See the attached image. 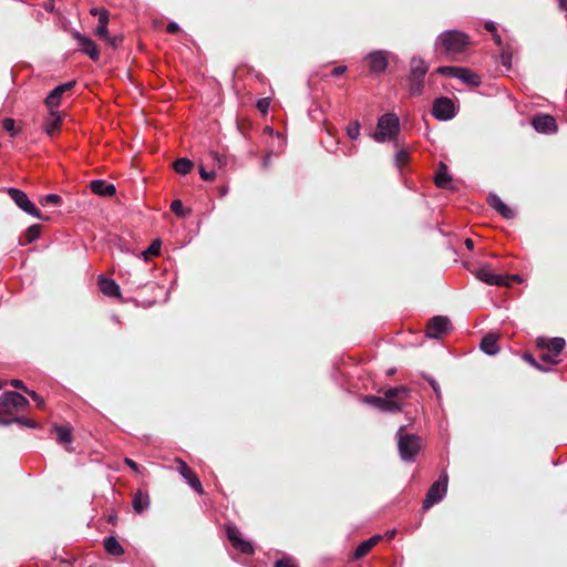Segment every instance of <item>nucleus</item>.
Returning <instances> with one entry per match:
<instances>
[{"mask_svg": "<svg viewBox=\"0 0 567 567\" xmlns=\"http://www.w3.org/2000/svg\"><path fill=\"white\" fill-rule=\"evenodd\" d=\"M470 43L468 35L457 30H446L442 32L435 41L437 51H443L447 55H456L465 51Z\"/></svg>", "mask_w": 567, "mask_h": 567, "instance_id": "obj_1", "label": "nucleus"}, {"mask_svg": "<svg viewBox=\"0 0 567 567\" xmlns=\"http://www.w3.org/2000/svg\"><path fill=\"white\" fill-rule=\"evenodd\" d=\"M29 401L22 394L14 391H6L0 395V424L10 425L11 415L25 409Z\"/></svg>", "mask_w": 567, "mask_h": 567, "instance_id": "obj_2", "label": "nucleus"}, {"mask_svg": "<svg viewBox=\"0 0 567 567\" xmlns=\"http://www.w3.org/2000/svg\"><path fill=\"white\" fill-rule=\"evenodd\" d=\"M396 439L400 457L408 463L414 462L422 446L421 437L406 433L403 425L396 431Z\"/></svg>", "mask_w": 567, "mask_h": 567, "instance_id": "obj_3", "label": "nucleus"}, {"mask_svg": "<svg viewBox=\"0 0 567 567\" xmlns=\"http://www.w3.org/2000/svg\"><path fill=\"white\" fill-rule=\"evenodd\" d=\"M400 133V120L394 113H386L379 117L373 140L385 143L394 140Z\"/></svg>", "mask_w": 567, "mask_h": 567, "instance_id": "obj_4", "label": "nucleus"}, {"mask_svg": "<svg viewBox=\"0 0 567 567\" xmlns=\"http://www.w3.org/2000/svg\"><path fill=\"white\" fill-rule=\"evenodd\" d=\"M449 475L442 472L439 478L430 486L422 504L423 511H427L433 505L440 503L447 493Z\"/></svg>", "mask_w": 567, "mask_h": 567, "instance_id": "obj_5", "label": "nucleus"}, {"mask_svg": "<svg viewBox=\"0 0 567 567\" xmlns=\"http://www.w3.org/2000/svg\"><path fill=\"white\" fill-rule=\"evenodd\" d=\"M8 194L10 198L14 202V204L24 213L38 219H47L42 216L41 212L33 205V203L29 199L28 195L24 192L18 188L10 187L8 189Z\"/></svg>", "mask_w": 567, "mask_h": 567, "instance_id": "obj_6", "label": "nucleus"}, {"mask_svg": "<svg viewBox=\"0 0 567 567\" xmlns=\"http://www.w3.org/2000/svg\"><path fill=\"white\" fill-rule=\"evenodd\" d=\"M432 113L440 121H449L456 115V107L452 99L441 96L433 102Z\"/></svg>", "mask_w": 567, "mask_h": 567, "instance_id": "obj_7", "label": "nucleus"}, {"mask_svg": "<svg viewBox=\"0 0 567 567\" xmlns=\"http://www.w3.org/2000/svg\"><path fill=\"white\" fill-rule=\"evenodd\" d=\"M391 53L386 50H375L368 53L364 60L369 63V70L373 74L383 73L389 65Z\"/></svg>", "mask_w": 567, "mask_h": 567, "instance_id": "obj_8", "label": "nucleus"}, {"mask_svg": "<svg viewBox=\"0 0 567 567\" xmlns=\"http://www.w3.org/2000/svg\"><path fill=\"white\" fill-rule=\"evenodd\" d=\"M451 330V321L447 317L435 316L426 327V336L431 339H440Z\"/></svg>", "mask_w": 567, "mask_h": 567, "instance_id": "obj_9", "label": "nucleus"}, {"mask_svg": "<svg viewBox=\"0 0 567 567\" xmlns=\"http://www.w3.org/2000/svg\"><path fill=\"white\" fill-rule=\"evenodd\" d=\"M473 275L476 277V279L489 286H508L506 278H504L502 275L492 272L488 265L480 266L476 270L473 271Z\"/></svg>", "mask_w": 567, "mask_h": 567, "instance_id": "obj_10", "label": "nucleus"}, {"mask_svg": "<svg viewBox=\"0 0 567 567\" xmlns=\"http://www.w3.org/2000/svg\"><path fill=\"white\" fill-rule=\"evenodd\" d=\"M532 125L536 132L543 134H553L558 131V125L555 117L549 114H540L534 116L532 120Z\"/></svg>", "mask_w": 567, "mask_h": 567, "instance_id": "obj_11", "label": "nucleus"}, {"mask_svg": "<svg viewBox=\"0 0 567 567\" xmlns=\"http://www.w3.org/2000/svg\"><path fill=\"white\" fill-rule=\"evenodd\" d=\"M73 38L78 41L80 50L87 54L91 60L97 61L100 59V50L91 38L78 31L73 33Z\"/></svg>", "mask_w": 567, "mask_h": 567, "instance_id": "obj_12", "label": "nucleus"}, {"mask_svg": "<svg viewBox=\"0 0 567 567\" xmlns=\"http://www.w3.org/2000/svg\"><path fill=\"white\" fill-rule=\"evenodd\" d=\"M565 344H566L565 339L559 338V337H555L551 339H547L545 337H538L536 339V347L539 350H547L549 352H553L554 355H557V357H559L560 352L564 350Z\"/></svg>", "mask_w": 567, "mask_h": 567, "instance_id": "obj_13", "label": "nucleus"}, {"mask_svg": "<svg viewBox=\"0 0 567 567\" xmlns=\"http://www.w3.org/2000/svg\"><path fill=\"white\" fill-rule=\"evenodd\" d=\"M74 84H75L74 81H70V82H66V83L55 86L45 97L44 102H45V105L48 106V109L49 110H54V109L58 110L62 94L64 92L69 91L70 89H72L74 86Z\"/></svg>", "mask_w": 567, "mask_h": 567, "instance_id": "obj_14", "label": "nucleus"}, {"mask_svg": "<svg viewBox=\"0 0 567 567\" xmlns=\"http://www.w3.org/2000/svg\"><path fill=\"white\" fill-rule=\"evenodd\" d=\"M178 473L184 477L187 483L199 494H204V489L199 478L193 472V470L182 460H178L177 466Z\"/></svg>", "mask_w": 567, "mask_h": 567, "instance_id": "obj_15", "label": "nucleus"}, {"mask_svg": "<svg viewBox=\"0 0 567 567\" xmlns=\"http://www.w3.org/2000/svg\"><path fill=\"white\" fill-rule=\"evenodd\" d=\"M363 401L374 408L386 411V412H396L400 411V405L394 400H386L385 398H380L375 395H365Z\"/></svg>", "mask_w": 567, "mask_h": 567, "instance_id": "obj_16", "label": "nucleus"}, {"mask_svg": "<svg viewBox=\"0 0 567 567\" xmlns=\"http://www.w3.org/2000/svg\"><path fill=\"white\" fill-rule=\"evenodd\" d=\"M97 282L99 288L104 296L112 298L121 297L120 286L113 279L106 278L103 275H101L99 276Z\"/></svg>", "mask_w": 567, "mask_h": 567, "instance_id": "obj_17", "label": "nucleus"}, {"mask_svg": "<svg viewBox=\"0 0 567 567\" xmlns=\"http://www.w3.org/2000/svg\"><path fill=\"white\" fill-rule=\"evenodd\" d=\"M90 189L93 194L104 197H111L116 193L115 185L110 184L103 179L91 181Z\"/></svg>", "mask_w": 567, "mask_h": 567, "instance_id": "obj_18", "label": "nucleus"}, {"mask_svg": "<svg viewBox=\"0 0 567 567\" xmlns=\"http://www.w3.org/2000/svg\"><path fill=\"white\" fill-rule=\"evenodd\" d=\"M488 205L498 212L504 218L512 219L515 217L514 210H512L496 194H489L487 197Z\"/></svg>", "mask_w": 567, "mask_h": 567, "instance_id": "obj_19", "label": "nucleus"}, {"mask_svg": "<svg viewBox=\"0 0 567 567\" xmlns=\"http://www.w3.org/2000/svg\"><path fill=\"white\" fill-rule=\"evenodd\" d=\"M480 349L487 355H495L499 352L498 336L488 333L484 336L480 343Z\"/></svg>", "mask_w": 567, "mask_h": 567, "instance_id": "obj_20", "label": "nucleus"}, {"mask_svg": "<svg viewBox=\"0 0 567 567\" xmlns=\"http://www.w3.org/2000/svg\"><path fill=\"white\" fill-rule=\"evenodd\" d=\"M427 65L424 60L420 56H413L410 62V72L408 78L412 79H424L427 73Z\"/></svg>", "mask_w": 567, "mask_h": 567, "instance_id": "obj_21", "label": "nucleus"}, {"mask_svg": "<svg viewBox=\"0 0 567 567\" xmlns=\"http://www.w3.org/2000/svg\"><path fill=\"white\" fill-rule=\"evenodd\" d=\"M380 539H381L380 535H374V536L370 537L369 539L362 542L353 551L352 558L354 560H359L362 557H364L372 549V547L375 546L380 542Z\"/></svg>", "mask_w": 567, "mask_h": 567, "instance_id": "obj_22", "label": "nucleus"}, {"mask_svg": "<svg viewBox=\"0 0 567 567\" xmlns=\"http://www.w3.org/2000/svg\"><path fill=\"white\" fill-rule=\"evenodd\" d=\"M53 430L56 433V441L60 444L64 445V447L68 452H72L73 449L71 447V443H72L71 429L69 426L54 425Z\"/></svg>", "mask_w": 567, "mask_h": 567, "instance_id": "obj_23", "label": "nucleus"}, {"mask_svg": "<svg viewBox=\"0 0 567 567\" xmlns=\"http://www.w3.org/2000/svg\"><path fill=\"white\" fill-rule=\"evenodd\" d=\"M49 118L44 123V131L49 136H52L60 127L62 122V116L60 115L58 110H49Z\"/></svg>", "mask_w": 567, "mask_h": 567, "instance_id": "obj_24", "label": "nucleus"}, {"mask_svg": "<svg viewBox=\"0 0 567 567\" xmlns=\"http://www.w3.org/2000/svg\"><path fill=\"white\" fill-rule=\"evenodd\" d=\"M150 496L147 494H144L142 491H137L132 499L133 509L137 514H141L145 509H147L150 507Z\"/></svg>", "mask_w": 567, "mask_h": 567, "instance_id": "obj_25", "label": "nucleus"}, {"mask_svg": "<svg viewBox=\"0 0 567 567\" xmlns=\"http://www.w3.org/2000/svg\"><path fill=\"white\" fill-rule=\"evenodd\" d=\"M457 75L456 79L471 86H478L481 84V78L468 69L458 66Z\"/></svg>", "mask_w": 567, "mask_h": 567, "instance_id": "obj_26", "label": "nucleus"}, {"mask_svg": "<svg viewBox=\"0 0 567 567\" xmlns=\"http://www.w3.org/2000/svg\"><path fill=\"white\" fill-rule=\"evenodd\" d=\"M104 548L106 553L113 556H121L124 554L122 545L114 536H109L104 538Z\"/></svg>", "mask_w": 567, "mask_h": 567, "instance_id": "obj_27", "label": "nucleus"}, {"mask_svg": "<svg viewBox=\"0 0 567 567\" xmlns=\"http://www.w3.org/2000/svg\"><path fill=\"white\" fill-rule=\"evenodd\" d=\"M452 177L449 175L446 166L441 163V168L435 175V184L440 188H447Z\"/></svg>", "mask_w": 567, "mask_h": 567, "instance_id": "obj_28", "label": "nucleus"}, {"mask_svg": "<svg viewBox=\"0 0 567 567\" xmlns=\"http://www.w3.org/2000/svg\"><path fill=\"white\" fill-rule=\"evenodd\" d=\"M193 167V162L189 161L188 158H178L174 162V169L176 173L181 174V175H186L190 172Z\"/></svg>", "mask_w": 567, "mask_h": 567, "instance_id": "obj_29", "label": "nucleus"}, {"mask_svg": "<svg viewBox=\"0 0 567 567\" xmlns=\"http://www.w3.org/2000/svg\"><path fill=\"white\" fill-rule=\"evenodd\" d=\"M409 82V92L412 96H419L423 93L424 89V79H412L408 78Z\"/></svg>", "mask_w": 567, "mask_h": 567, "instance_id": "obj_30", "label": "nucleus"}, {"mask_svg": "<svg viewBox=\"0 0 567 567\" xmlns=\"http://www.w3.org/2000/svg\"><path fill=\"white\" fill-rule=\"evenodd\" d=\"M107 24H109V14L101 13V17L99 19V23L95 29V34L101 38L102 40L104 38H107L109 31H107Z\"/></svg>", "mask_w": 567, "mask_h": 567, "instance_id": "obj_31", "label": "nucleus"}, {"mask_svg": "<svg viewBox=\"0 0 567 567\" xmlns=\"http://www.w3.org/2000/svg\"><path fill=\"white\" fill-rule=\"evenodd\" d=\"M523 360L526 361L527 363H529L530 365H533L535 369H537L538 371H542V372H549L551 371V368L548 367V365H544L543 363H540L539 361H537L533 354L528 353V352H525L523 354Z\"/></svg>", "mask_w": 567, "mask_h": 567, "instance_id": "obj_32", "label": "nucleus"}, {"mask_svg": "<svg viewBox=\"0 0 567 567\" xmlns=\"http://www.w3.org/2000/svg\"><path fill=\"white\" fill-rule=\"evenodd\" d=\"M540 361L544 365L553 367L560 362V359L557 355H554L553 352L547 350H540Z\"/></svg>", "mask_w": 567, "mask_h": 567, "instance_id": "obj_33", "label": "nucleus"}, {"mask_svg": "<svg viewBox=\"0 0 567 567\" xmlns=\"http://www.w3.org/2000/svg\"><path fill=\"white\" fill-rule=\"evenodd\" d=\"M360 131H361V125H360V122L359 121H353L351 122L347 128H346V133L348 135V137L352 141H355L359 138L360 136Z\"/></svg>", "mask_w": 567, "mask_h": 567, "instance_id": "obj_34", "label": "nucleus"}, {"mask_svg": "<svg viewBox=\"0 0 567 567\" xmlns=\"http://www.w3.org/2000/svg\"><path fill=\"white\" fill-rule=\"evenodd\" d=\"M235 549L239 550L243 554L251 555L254 554V546L248 540L240 538L236 544L233 545Z\"/></svg>", "mask_w": 567, "mask_h": 567, "instance_id": "obj_35", "label": "nucleus"}, {"mask_svg": "<svg viewBox=\"0 0 567 567\" xmlns=\"http://www.w3.org/2000/svg\"><path fill=\"white\" fill-rule=\"evenodd\" d=\"M409 393V390L408 388L401 385V386H394V388H389L384 395H385V399L386 400H393L395 396L400 395V394H408Z\"/></svg>", "mask_w": 567, "mask_h": 567, "instance_id": "obj_36", "label": "nucleus"}, {"mask_svg": "<svg viewBox=\"0 0 567 567\" xmlns=\"http://www.w3.org/2000/svg\"><path fill=\"white\" fill-rule=\"evenodd\" d=\"M41 226L40 225H31L25 231L27 243H32L40 237Z\"/></svg>", "mask_w": 567, "mask_h": 567, "instance_id": "obj_37", "label": "nucleus"}, {"mask_svg": "<svg viewBox=\"0 0 567 567\" xmlns=\"http://www.w3.org/2000/svg\"><path fill=\"white\" fill-rule=\"evenodd\" d=\"M171 209L178 217H186L189 215V209H184L183 203L179 199L173 200V203L171 204Z\"/></svg>", "mask_w": 567, "mask_h": 567, "instance_id": "obj_38", "label": "nucleus"}, {"mask_svg": "<svg viewBox=\"0 0 567 567\" xmlns=\"http://www.w3.org/2000/svg\"><path fill=\"white\" fill-rule=\"evenodd\" d=\"M226 534L231 545L236 544L241 538L240 530L234 525L226 527Z\"/></svg>", "mask_w": 567, "mask_h": 567, "instance_id": "obj_39", "label": "nucleus"}, {"mask_svg": "<svg viewBox=\"0 0 567 567\" xmlns=\"http://www.w3.org/2000/svg\"><path fill=\"white\" fill-rule=\"evenodd\" d=\"M12 423H17L19 425H22V426H27L29 429H37L39 425L37 422L30 420V419H27L24 416H14L11 419V424Z\"/></svg>", "mask_w": 567, "mask_h": 567, "instance_id": "obj_40", "label": "nucleus"}, {"mask_svg": "<svg viewBox=\"0 0 567 567\" xmlns=\"http://www.w3.org/2000/svg\"><path fill=\"white\" fill-rule=\"evenodd\" d=\"M457 70H458V66H440L436 72L439 74H442V75H446V76H450V78H457Z\"/></svg>", "mask_w": 567, "mask_h": 567, "instance_id": "obj_41", "label": "nucleus"}, {"mask_svg": "<svg viewBox=\"0 0 567 567\" xmlns=\"http://www.w3.org/2000/svg\"><path fill=\"white\" fill-rule=\"evenodd\" d=\"M408 152L405 150H399L394 157L396 167L401 168L408 162Z\"/></svg>", "mask_w": 567, "mask_h": 567, "instance_id": "obj_42", "label": "nucleus"}, {"mask_svg": "<svg viewBox=\"0 0 567 567\" xmlns=\"http://www.w3.org/2000/svg\"><path fill=\"white\" fill-rule=\"evenodd\" d=\"M62 202L61 196L56 194H48L41 199L42 205H59Z\"/></svg>", "mask_w": 567, "mask_h": 567, "instance_id": "obj_43", "label": "nucleus"}, {"mask_svg": "<svg viewBox=\"0 0 567 567\" xmlns=\"http://www.w3.org/2000/svg\"><path fill=\"white\" fill-rule=\"evenodd\" d=\"M2 126H3V130L9 132L11 134V136H16L17 135V132H16V122L13 118H4L3 122H2Z\"/></svg>", "mask_w": 567, "mask_h": 567, "instance_id": "obj_44", "label": "nucleus"}, {"mask_svg": "<svg viewBox=\"0 0 567 567\" xmlns=\"http://www.w3.org/2000/svg\"><path fill=\"white\" fill-rule=\"evenodd\" d=\"M110 47L117 48L123 42L122 35H110L107 34V38L103 39Z\"/></svg>", "mask_w": 567, "mask_h": 567, "instance_id": "obj_45", "label": "nucleus"}, {"mask_svg": "<svg viewBox=\"0 0 567 567\" xmlns=\"http://www.w3.org/2000/svg\"><path fill=\"white\" fill-rule=\"evenodd\" d=\"M209 157L215 164L218 165V167H221L227 163V158L224 155H220L216 152H210Z\"/></svg>", "mask_w": 567, "mask_h": 567, "instance_id": "obj_46", "label": "nucleus"}, {"mask_svg": "<svg viewBox=\"0 0 567 567\" xmlns=\"http://www.w3.org/2000/svg\"><path fill=\"white\" fill-rule=\"evenodd\" d=\"M501 63L502 65L506 66L507 69L512 65V53L509 51L503 50L501 55Z\"/></svg>", "mask_w": 567, "mask_h": 567, "instance_id": "obj_47", "label": "nucleus"}, {"mask_svg": "<svg viewBox=\"0 0 567 567\" xmlns=\"http://www.w3.org/2000/svg\"><path fill=\"white\" fill-rule=\"evenodd\" d=\"M161 245H162L161 240L155 239L144 254H150L153 256L158 255L161 251Z\"/></svg>", "mask_w": 567, "mask_h": 567, "instance_id": "obj_48", "label": "nucleus"}, {"mask_svg": "<svg viewBox=\"0 0 567 567\" xmlns=\"http://www.w3.org/2000/svg\"><path fill=\"white\" fill-rule=\"evenodd\" d=\"M199 175L204 181H213L216 176L215 171H207L203 165L199 167Z\"/></svg>", "mask_w": 567, "mask_h": 567, "instance_id": "obj_49", "label": "nucleus"}, {"mask_svg": "<svg viewBox=\"0 0 567 567\" xmlns=\"http://www.w3.org/2000/svg\"><path fill=\"white\" fill-rule=\"evenodd\" d=\"M274 567H295V564L292 563V559L289 557H284L281 559H278L275 563Z\"/></svg>", "mask_w": 567, "mask_h": 567, "instance_id": "obj_50", "label": "nucleus"}, {"mask_svg": "<svg viewBox=\"0 0 567 567\" xmlns=\"http://www.w3.org/2000/svg\"><path fill=\"white\" fill-rule=\"evenodd\" d=\"M427 381L435 392L437 400H441L442 393L439 383L433 378H427Z\"/></svg>", "mask_w": 567, "mask_h": 567, "instance_id": "obj_51", "label": "nucleus"}, {"mask_svg": "<svg viewBox=\"0 0 567 567\" xmlns=\"http://www.w3.org/2000/svg\"><path fill=\"white\" fill-rule=\"evenodd\" d=\"M10 384L16 388V389H19V390H22L27 393V391H29V389L24 385L23 381L19 380V379H12L10 381Z\"/></svg>", "mask_w": 567, "mask_h": 567, "instance_id": "obj_52", "label": "nucleus"}, {"mask_svg": "<svg viewBox=\"0 0 567 567\" xmlns=\"http://www.w3.org/2000/svg\"><path fill=\"white\" fill-rule=\"evenodd\" d=\"M27 394H29L37 402V404L39 406L44 405L43 399L35 391L29 390V391H27Z\"/></svg>", "mask_w": 567, "mask_h": 567, "instance_id": "obj_53", "label": "nucleus"}, {"mask_svg": "<svg viewBox=\"0 0 567 567\" xmlns=\"http://www.w3.org/2000/svg\"><path fill=\"white\" fill-rule=\"evenodd\" d=\"M257 107L262 112L266 113L269 107V101L267 99H261L257 102Z\"/></svg>", "mask_w": 567, "mask_h": 567, "instance_id": "obj_54", "label": "nucleus"}, {"mask_svg": "<svg viewBox=\"0 0 567 567\" xmlns=\"http://www.w3.org/2000/svg\"><path fill=\"white\" fill-rule=\"evenodd\" d=\"M346 71H347V66L346 65H339V66H336V68L332 69L331 75L332 76H339V75L343 74Z\"/></svg>", "mask_w": 567, "mask_h": 567, "instance_id": "obj_55", "label": "nucleus"}, {"mask_svg": "<svg viewBox=\"0 0 567 567\" xmlns=\"http://www.w3.org/2000/svg\"><path fill=\"white\" fill-rule=\"evenodd\" d=\"M90 13H91L92 16H96V17L100 19L101 13L109 14V11H107V10H105V9H103V8H92V9L90 10Z\"/></svg>", "mask_w": 567, "mask_h": 567, "instance_id": "obj_56", "label": "nucleus"}, {"mask_svg": "<svg viewBox=\"0 0 567 567\" xmlns=\"http://www.w3.org/2000/svg\"><path fill=\"white\" fill-rule=\"evenodd\" d=\"M124 462H125V464H126L130 468H132L133 471H135V472H138V471H140L138 464H137L136 462H134L133 460H131V458H127V457H126V458L124 460Z\"/></svg>", "mask_w": 567, "mask_h": 567, "instance_id": "obj_57", "label": "nucleus"}, {"mask_svg": "<svg viewBox=\"0 0 567 567\" xmlns=\"http://www.w3.org/2000/svg\"><path fill=\"white\" fill-rule=\"evenodd\" d=\"M179 30V25L176 22H169L166 27L168 33H175Z\"/></svg>", "mask_w": 567, "mask_h": 567, "instance_id": "obj_58", "label": "nucleus"}, {"mask_svg": "<svg viewBox=\"0 0 567 567\" xmlns=\"http://www.w3.org/2000/svg\"><path fill=\"white\" fill-rule=\"evenodd\" d=\"M270 158H271V153H268V154H266V155L264 156L262 162H261V166H262V168H265V169H266V168H268V167H269V165H270Z\"/></svg>", "mask_w": 567, "mask_h": 567, "instance_id": "obj_59", "label": "nucleus"}, {"mask_svg": "<svg viewBox=\"0 0 567 567\" xmlns=\"http://www.w3.org/2000/svg\"><path fill=\"white\" fill-rule=\"evenodd\" d=\"M485 29H486L487 31L492 32L493 34H494L495 32H497V31H496V24H495V22H493V21H487V22L485 23Z\"/></svg>", "mask_w": 567, "mask_h": 567, "instance_id": "obj_60", "label": "nucleus"}, {"mask_svg": "<svg viewBox=\"0 0 567 567\" xmlns=\"http://www.w3.org/2000/svg\"><path fill=\"white\" fill-rule=\"evenodd\" d=\"M467 249L472 250L474 248V241L471 238H466L464 241Z\"/></svg>", "mask_w": 567, "mask_h": 567, "instance_id": "obj_61", "label": "nucleus"}, {"mask_svg": "<svg viewBox=\"0 0 567 567\" xmlns=\"http://www.w3.org/2000/svg\"><path fill=\"white\" fill-rule=\"evenodd\" d=\"M493 39L497 45H502V38L497 32L493 34Z\"/></svg>", "mask_w": 567, "mask_h": 567, "instance_id": "obj_62", "label": "nucleus"}, {"mask_svg": "<svg viewBox=\"0 0 567 567\" xmlns=\"http://www.w3.org/2000/svg\"><path fill=\"white\" fill-rule=\"evenodd\" d=\"M395 533H396V530H395V529L388 530V532L385 533V537H386V538H389V539H391V538H393V537L395 536Z\"/></svg>", "mask_w": 567, "mask_h": 567, "instance_id": "obj_63", "label": "nucleus"}, {"mask_svg": "<svg viewBox=\"0 0 567 567\" xmlns=\"http://www.w3.org/2000/svg\"><path fill=\"white\" fill-rule=\"evenodd\" d=\"M44 9L49 12H52L54 9V4L52 2L44 4Z\"/></svg>", "mask_w": 567, "mask_h": 567, "instance_id": "obj_64", "label": "nucleus"}]
</instances>
